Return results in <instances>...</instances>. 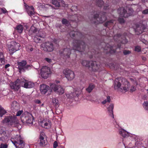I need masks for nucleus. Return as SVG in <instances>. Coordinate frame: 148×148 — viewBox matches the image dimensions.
I'll return each mask as SVG.
<instances>
[{
  "label": "nucleus",
  "mask_w": 148,
  "mask_h": 148,
  "mask_svg": "<svg viewBox=\"0 0 148 148\" xmlns=\"http://www.w3.org/2000/svg\"><path fill=\"white\" fill-rule=\"evenodd\" d=\"M71 48H66L60 50L59 52L60 55L67 58H69L71 53V50L77 51L79 52H84L85 50L86 44L83 41L79 40H73Z\"/></svg>",
  "instance_id": "f257e3e1"
},
{
  "label": "nucleus",
  "mask_w": 148,
  "mask_h": 148,
  "mask_svg": "<svg viewBox=\"0 0 148 148\" xmlns=\"http://www.w3.org/2000/svg\"><path fill=\"white\" fill-rule=\"evenodd\" d=\"M21 85L26 88H31L34 87V84L32 82H29L24 79H18L15 82L11 84L10 86L12 89L18 90L20 88Z\"/></svg>",
  "instance_id": "f03ea898"
},
{
  "label": "nucleus",
  "mask_w": 148,
  "mask_h": 148,
  "mask_svg": "<svg viewBox=\"0 0 148 148\" xmlns=\"http://www.w3.org/2000/svg\"><path fill=\"white\" fill-rule=\"evenodd\" d=\"M92 22L95 24L102 23L107 19L106 16V13L101 12L93 13Z\"/></svg>",
  "instance_id": "7ed1b4c3"
},
{
  "label": "nucleus",
  "mask_w": 148,
  "mask_h": 148,
  "mask_svg": "<svg viewBox=\"0 0 148 148\" xmlns=\"http://www.w3.org/2000/svg\"><path fill=\"white\" fill-rule=\"evenodd\" d=\"M120 82H123V84L124 85V86H122L123 90L125 91L128 90L130 86V84L126 79L122 77L117 78L115 79L114 85V89H117L120 88L121 85Z\"/></svg>",
  "instance_id": "20e7f679"
},
{
  "label": "nucleus",
  "mask_w": 148,
  "mask_h": 148,
  "mask_svg": "<svg viewBox=\"0 0 148 148\" xmlns=\"http://www.w3.org/2000/svg\"><path fill=\"white\" fill-rule=\"evenodd\" d=\"M10 140L16 148H23L25 146V142L21 135L17 136L16 137L11 138Z\"/></svg>",
  "instance_id": "39448f33"
},
{
  "label": "nucleus",
  "mask_w": 148,
  "mask_h": 148,
  "mask_svg": "<svg viewBox=\"0 0 148 148\" xmlns=\"http://www.w3.org/2000/svg\"><path fill=\"white\" fill-rule=\"evenodd\" d=\"M3 123H7L12 127H16L18 123L16 117L12 116H5L2 120Z\"/></svg>",
  "instance_id": "423d86ee"
},
{
  "label": "nucleus",
  "mask_w": 148,
  "mask_h": 148,
  "mask_svg": "<svg viewBox=\"0 0 148 148\" xmlns=\"http://www.w3.org/2000/svg\"><path fill=\"white\" fill-rule=\"evenodd\" d=\"M17 64L19 71L20 73L25 72L26 70L31 69V65L27 64V62L26 60H22L21 62H18Z\"/></svg>",
  "instance_id": "0eeeda50"
},
{
  "label": "nucleus",
  "mask_w": 148,
  "mask_h": 148,
  "mask_svg": "<svg viewBox=\"0 0 148 148\" xmlns=\"http://www.w3.org/2000/svg\"><path fill=\"white\" fill-rule=\"evenodd\" d=\"M21 119L23 123L32 124L34 117L32 114L28 113H25L22 114L21 116Z\"/></svg>",
  "instance_id": "6e6552de"
},
{
  "label": "nucleus",
  "mask_w": 148,
  "mask_h": 148,
  "mask_svg": "<svg viewBox=\"0 0 148 148\" xmlns=\"http://www.w3.org/2000/svg\"><path fill=\"white\" fill-rule=\"evenodd\" d=\"M118 12L121 16L127 18L129 16H131L133 14V8H129L128 11H127L124 8H121L118 9Z\"/></svg>",
  "instance_id": "1a4fd4ad"
},
{
  "label": "nucleus",
  "mask_w": 148,
  "mask_h": 148,
  "mask_svg": "<svg viewBox=\"0 0 148 148\" xmlns=\"http://www.w3.org/2000/svg\"><path fill=\"white\" fill-rule=\"evenodd\" d=\"M20 44L15 41H12L9 48V51L10 55H13L14 52L19 50Z\"/></svg>",
  "instance_id": "9d476101"
},
{
  "label": "nucleus",
  "mask_w": 148,
  "mask_h": 148,
  "mask_svg": "<svg viewBox=\"0 0 148 148\" xmlns=\"http://www.w3.org/2000/svg\"><path fill=\"white\" fill-rule=\"evenodd\" d=\"M51 72L50 68L45 66L42 67L41 70L40 74L42 78L46 79L49 77V74H51Z\"/></svg>",
  "instance_id": "9b49d317"
},
{
  "label": "nucleus",
  "mask_w": 148,
  "mask_h": 148,
  "mask_svg": "<svg viewBox=\"0 0 148 148\" xmlns=\"http://www.w3.org/2000/svg\"><path fill=\"white\" fill-rule=\"evenodd\" d=\"M50 87L52 89L58 94H62L64 93V90L63 87L60 85H57L56 84H51Z\"/></svg>",
  "instance_id": "f8f14e48"
},
{
  "label": "nucleus",
  "mask_w": 148,
  "mask_h": 148,
  "mask_svg": "<svg viewBox=\"0 0 148 148\" xmlns=\"http://www.w3.org/2000/svg\"><path fill=\"white\" fill-rule=\"evenodd\" d=\"M63 73L65 75V77L68 80H72L75 78V73L74 72L71 70L66 69L63 71Z\"/></svg>",
  "instance_id": "ddd939ff"
},
{
  "label": "nucleus",
  "mask_w": 148,
  "mask_h": 148,
  "mask_svg": "<svg viewBox=\"0 0 148 148\" xmlns=\"http://www.w3.org/2000/svg\"><path fill=\"white\" fill-rule=\"evenodd\" d=\"M47 136L44 132H41L39 138V144L41 146H45L47 143Z\"/></svg>",
  "instance_id": "4468645a"
},
{
  "label": "nucleus",
  "mask_w": 148,
  "mask_h": 148,
  "mask_svg": "<svg viewBox=\"0 0 148 148\" xmlns=\"http://www.w3.org/2000/svg\"><path fill=\"white\" fill-rule=\"evenodd\" d=\"M42 46L44 51L51 52L53 51L54 49L53 45L51 42H46L43 44Z\"/></svg>",
  "instance_id": "2eb2a0df"
},
{
  "label": "nucleus",
  "mask_w": 148,
  "mask_h": 148,
  "mask_svg": "<svg viewBox=\"0 0 148 148\" xmlns=\"http://www.w3.org/2000/svg\"><path fill=\"white\" fill-rule=\"evenodd\" d=\"M145 27L144 25L142 24H137L136 25V28L135 29L136 34L137 35H139L142 34L143 32Z\"/></svg>",
  "instance_id": "dca6fc26"
},
{
  "label": "nucleus",
  "mask_w": 148,
  "mask_h": 148,
  "mask_svg": "<svg viewBox=\"0 0 148 148\" xmlns=\"http://www.w3.org/2000/svg\"><path fill=\"white\" fill-rule=\"evenodd\" d=\"M90 67H91L93 71H100V66L96 62L90 61Z\"/></svg>",
  "instance_id": "f3484780"
},
{
  "label": "nucleus",
  "mask_w": 148,
  "mask_h": 148,
  "mask_svg": "<svg viewBox=\"0 0 148 148\" xmlns=\"http://www.w3.org/2000/svg\"><path fill=\"white\" fill-rule=\"evenodd\" d=\"M40 90L42 94H45L48 90H50V87L45 84H42L40 85Z\"/></svg>",
  "instance_id": "a211bd4d"
},
{
  "label": "nucleus",
  "mask_w": 148,
  "mask_h": 148,
  "mask_svg": "<svg viewBox=\"0 0 148 148\" xmlns=\"http://www.w3.org/2000/svg\"><path fill=\"white\" fill-rule=\"evenodd\" d=\"M70 35L72 37H78L80 39L83 38L84 36L83 34L79 32L71 31L70 33Z\"/></svg>",
  "instance_id": "6ab92c4d"
},
{
  "label": "nucleus",
  "mask_w": 148,
  "mask_h": 148,
  "mask_svg": "<svg viewBox=\"0 0 148 148\" xmlns=\"http://www.w3.org/2000/svg\"><path fill=\"white\" fill-rule=\"evenodd\" d=\"M11 109L13 111H16L19 109V105L16 101H13L11 104Z\"/></svg>",
  "instance_id": "aec40b11"
},
{
  "label": "nucleus",
  "mask_w": 148,
  "mask_h": 148,
  "mask_svg": "<svg viewBox=\"0 0 148 148\" xmlns=\"http://www.w3.org/2000/svg\"><path fill=\"white\" fill-rule=\"evenodd\" d=\"M8 138V136L5 131L0 132V140L4 141L7 140Z\"/></svg>",
  "instance_id": "412c9836"
},
{
  "label": "nucleus",
  "mask_w": 148,
  "mask_h": 148,
  "mask_svg": "<svg viewBox=\"0 0 148 148\" xmlns=\"http://www.w3.org/2000/svg\"><path fill=\"white\" fill-rule=\"evenodd\" d=\"M102 49L103 51L104 52H105L107 54L110 53L112 54V53H115L116 52V49H113L112 47H110V48H108V49H106V47L103 48Z\"/></svg>",
  "instance_id": "4be33fe9"
},
{
  "label": "nucleus",
  "mask_w": 148,
  "mask_h": 148,
  "mask_svg": "<svg viewBox=\"0 0 148 148\" xmlns=\"http://www.w3.org/2000/svg\"><path fill=\"white\" fill-rule=\"evenodd\" d=\"M114 108V105L113 104H110L108 108V111L109 113V114L112 116L113 118H114L113 114V109Z\"/></svg>",
  "instance_id": "5701e85b"
},
{
  "label": "nucleus",
  "mask_w": 148,
  "mask_h": 148,
  "mask_svg": "<svg viewBox=\"0 0 148 148\" xmlns=\"http://www.w3.org/2000/svg\"><path fill=\"white\" fill-rule=\"evenodd\" d=\"M91 53V54L90 55V58H92L93 56L99 57L100 54H101L100 52L98 51L95 50V49H93Z\"/></svg>",
  "instance_id": "b1692460"
},
{
  "label": "nucleus",
  "mask_w": 148,
  "mask_h": 148,
  "mask_svg": "<svg viewBox=\"0 0 148 148\" xmlns=\"http://www.w3.org/2000/svg\"><path fill=\"white\" fill-rule=\"evenodd\" d=\"M23 30V26L21 24L18 25L15 28V30L20 34L22 33Z\"/></svg>",
  "instance_id": "393cba45"
},
{
  "label": "nucleus",
  "mask_w": 148,
  "mask_h": 148,
  "mask_svg": "<svg viewBox=\"0 0 148 148\" xmlns=\"http://www.w3.org/2000/svg\"><path fill=\"white\" fill-rule=\"evenodd\" d=\"M119 134L123 137L124 138L128 136L129 135L128 132L123 129H121L120 130Z\"/></svg>",
  "instance_id": "a878e982"
},
{
  "label": "nucleus",
  "mask_w": 148,
  "mask_h": 148,
  "mask_svg": "<svg viewBox=\"0 0 148 148\" xmlns=\"http://www.w3.org/2000/svg\"><path fill=\"white\" fill-rule=\"evenodd\" d=\"M95 87V85L93 83H90L89 84L88 87L86 88V90L89 93H90Z\"/></svg>",
  "instance_id": "bb28decb"
},
{
  "label": "nucleus",
  "mask_w": 148,
  "mask_h": 148,
  "mask_svg": "<svg viewBox=\"0 0 148 148\" xmlns=\"http://www.w3.org/2000/svg\"><path fill=\"white\" fill-rule=\"evenodd\" d=\"M42 127L46 129H49L51 127V123L50 121H48L47 122L43 124V123L42 124Z\"/></svg>",
  "instance_id": "cd10ccee"
},
{
  "label": "nucleus",
  "mask_w": 148,
  "mask_h": 148,
  "mask_svg": "<svg viewBox=\"0 0 148 148\" xmlns=\"http://www.w3.org/2000/svg\"><path fill=\"white\" fill-rule=\"evenodd\" d=\"M5 58L3 52L0 51V65L4 64Z\"/></svg>",
  "instance_id": "c85d7f7f"
},
{
  "label": "nucleus",
  "mask_w": 148,
  "mask_h": 148,
  "mask_svg": "<svg viewBox=\"0 0 148 148\" xmlns=\"http://www.w3.org/2000/svg\"><path fill=\"white\" fill-rule=\"evenodd\" d=\"M114 22V20H110L106 21L104 24L103 25L105 27H110V26H112V25H113Z\"/></svg>",
  "instance_id": "c756f323"
},
{
  "label": "nucleus",
  "mask_w": 148,
  "mask_h": 148,
  "mask_svg": "<svg viewBox=\"0 0 148 148\" xmlns=\"http://www.w3.org/2000/svg\"><path fill=\"white\" fill-rule=\"evenodd\" d=\"M52 103L53 105L56 108H58L59 106V100L56 98H53L52 100Z\"/></svg>",
  "instance_id": "7c9ffc66"
},
{
  "label": "nucleus",
  "mask_w": 148,
  "mask_h": 148,
  "mask_svg": "<svg viewBox=\"0 0 148 148\" xmlns=\"http://www.w3.org/2000/svg\"><path fill=\"white\" fill-rule=\"evenodd\" d=\"M84 66H85L86 67H90V61H88L86 60H83L81 63Z\"/></svg>",
  "instance_id": "2f4dec72"
},
{
  "label": "nucleus",
  "mask_w": 148,
  "mask_h": 148,
  "mask_svg": "<svg viewBox=\"0 0 148 148\" xmlns=\"http://www.w3.org/2000/svg\"><path fill=\"white\" fill-rule=\"evenodd\" d=\"M60 1L59 0H52V3L56 7H59L60 6Z\"/></svg>",
  "instance_id": "473e14b6"
},
{
  "label": "nucleus",
  "mask_w": 148,
  "mask_h": 148,
  "mask_svg": "<svg viewBox=\"0 0 148 148\" xmlns=\"http://www.w3.org/2000/svg\"><path fill=\"white\" fill-rule=\"evenodd\" d=\"M7 113L6 110H5L3 107L0 105V117H2L3 115Z\"/></svg>",
  "instance_id": "72a5a7b5"
},
{
  "label": "nucleus",
  "mask_w": 148,
  "mask_h": 148,
  "mask_svg": "<svg viewBox=\"0 0 148 148\" xmlns=\"http://www.w3.org/2000/svg\"><path fill=\"white\" fill-rule=\"evenodd\" d=\"M96 5L99 7H102L104 5V2L102 0H98L96 1Z\"/></svg>",
  "instance_id": "f704fd0d"
},
{
  "label": "nucleus",
  "mask_w": 148,
  "mask_h": 148,
  "mask_svg": "<svg viewBox=\"0 0 148 148\" xmlns=\"http://www.w3.org/2000/svg\"><path fill=\"white\" fill-rule=\"evenodd\" d=\"M62 24L66 25V26H68L70 24L69 21L66 18H62Z\"/></svg>",
  "instance_id": "c9c22d12"
},
{
  "label": "nucleus",
  "mask_w": 148,
  "mask_h": 148,
  "mask_svg": "<svg viewBox=\"0 0 148 148\" xmlns=\"http://www.w3.org/2000/svg\"><path fill=\"white\" fill-rule=\"evenodd\" d=\"M31 9L33 10H27V12L28 14L30 16L33 15H34V8L33 6L31 7Z\"/></svg>",
  "instance_id": "e433bc0d"
},
{
  "label": "nucleus",
  "mask_w": 148,
  "mask_h": 148,
  "mask_svg": "<svg viewBox=\"0 0 148 148\" xmlns=\"http://www.w3.org/2000/svg\"><path fill=\"white\" fill-rule=\"evenodd\" d=\"M111 98L110 96H108L107 97V99H105V100H103V101H102V103L103 104H105L106 103L110 102V101Z\"/></svg>",
  "instance_id": "4c0bfd02"
},
{
  "label": "nucleus",
  "mask_w": 148,
  "mask_h": 148,
  "mask_svg": "<svg viewBox=\"0 0 148 148\" xmlns=\"http://www.w3.org/2000/svg\"><path fill=\"white\" fill-rule=\"evenodd\" d=\"M143 106L146 110L148 111V101H144L143 103Z\"/></svg>",
  "instance_id": "58836bf2"
},
{
  "label": "nucleus",
  "mask_w": 148,
  "mask_h": 148,
  "mask_svg": "<svg viewBox=\"0 0 148 148\" xmlns=\"http://www.w3.org/2000/svg\"><path fill=\"white\" fill-rule=\"evenodd\" d=\"M118 21L120 24L124 23L125 22V21L124 18H119L118 19Z\"/></svg>",
  "instance_id": "ea45409f"
},
{
  "label": "nucleus",
  "mask_w": 148,
  "mask_h": 148,
  "mask_svg": "<svg viewBox=\"0 0 148 148\" xmlns=\"http://www.w3.org/2000/svg\"><path fill=\"white\" fill-rule=\"evenodd\" d=\"M27 50L28 52H32L33 51V48L31 45H29L27 47Z\"/></svg>",
  "instance_id": "a19ab883"
},
{
  "label": "nucleus",
  "mask_w": 148,
  "mask_h": 148,
  "mask_svg": "<svg viewBox=\"0 0 148 148\" xmlns=\"http://www.w3.org/2000/svg\"><path fill=\"white\" fill-rule=\"evenodd\" d=\"M8 145L7 143H1L0 145V148H8Z\"/></svg>",
  "instance_id": "79ce46f5"
},
{
  "label": "nucleus",
  "mask_w": 148,
  "mask_h": 148,
  "mask_svg": "<svg viewBox=\"0 0 148 148\" xmlns=\"http://www.w3.org/2000/svg\"><path fill=\"white\" fill-rule=\"evenodd\" d=\"M40 37L41 38L42 36H40V37H35L34 38V40L35 42H36L37 43H38V42H40L41 40V39L40 38Z\"/></svg>",
  "instance_id": "37998d69"
},
{
  "label": "nucleus",
  "mask_w": 148,
  "mask_h": 148,
  "mask_svg": "<svg viewBox=\"0 0 148 148\" xmlns=\"http://www.w3.org/2000/svg\"><path fill=\"white\" fill-rule=\"evenodd\" d=\"M135 51L136 52H139L141 51V48L139 46H136L135 48Z\"/></svg>",
  "instance_id": "c03bdc74"
},
{
  "label": "nucleus",
  "mask_w": 148,
  "mask_h": 148,
  "mask_svg": "<svg viewBox=\"0 0 148 148\" xmlns=\"http://www.w3.org/2000/svg\"><path fill=\"white\" fill-rule=\"evenodd\" d=\"M124 55H128V54L131 53V51H130L127 50H124L123 52Z\"/></svg>",
  "instance_id": "a18cd8bd"
},
{
  "label": "nucleus",
  "mask_w": 148,
  "mask_h": 148,
  "mask_svg": "<svg viewBox=\"0 0 148 148\" xmlns=\"http://www.w3.org/2000/svg\"><path fill=\"white\" fill-rule=\"evenodd\" d=\"M30 30L33 32V33H35L37 31V29L34 27L32 26L31 27Z\"/></svg>",
  "instance_id": "49530a36"
},
{
  "label": "nucleus",
  "mask_w": 148,
  "mask_h": 148,
  "mask_svg": "<svg viewBox=\"0 0 148 148\" xmlns=\"http://www.w3.org/2000/svg\"><path fill=\"white\" fill-rule=\"evenodd\" d=\"M0 10H1L3 14H5L6 13H8V11L6 10V9L5 8H0Z\"/></svg>",
  "instance_id": "de8ad7c7"
},
{
  "label": "nucleus",
  "mask_w": 148,
  "mask_h": 148,
  "mask_svg": "<svg viewBox=\"0 0 148 148\" xmlns=\"http://www.w3.org/2000/svg\"><path fill=\"white\" fill-rule=\"evenodd\" d=\"M23 112V110H19V111H17L16 115L17 116H19L21 115Z\"/></svg>",
  "instance_id": "09e8293b"
},
{
  "label": "nucleus",
  "mask_w": 148,
  "mask_h": 148,
  "mask_svg": "<svg viewBox=\"0 0 148 148\" xmlns=\"http://www.w3.org/2000/svg\"><path fill=\"white\" fill-rule=\"evenodd\" d=\"M77 20L78 21H82L83 20V16H77Z\"/></svg>",
  "instance_id": "8fccbe9b"
},
{
  "label": "nucleus",
  "mask_w": 148,
  "mask_h": 148,
  "mask_svg": "<svg viewBox=\"0 0 148 148\" xmlns=\"http://www.w3.org/2000/svg\"><path fill=\"white\" fill-rule=\"evenodd\" d=\"M142 13L144 14H148V9H146L142 11Z\"/></svg>",
  "instance_id": "3c124183"
},
{
  "label": "nucleus",
  "mask_w": 148,
  "mask_h": 148,
  "mask_svg": "<svg viewBox=\"0 0 148 148\" xmlns=\"http://www.w3.org/2000/svg\"><path fill=\"white\" fill-rule=\"evenodd\" d=\"M71 9L72 10L77 11V6L76 5H73L71 7Z\"/></svg>",
  "instance_id": "603ef678"
},
{
  "label": "nucleus",
  "mask_w": 148,
  "mask_h": 148,
  "mask_svg": "<svg viewBox=\"0 0 148 148\" xmlns=\"http://www.w3.org/2000/svg\"><path fill=\"white\" fill-rule=\"evenodd\" d=\"M110 8V5H104L103 7V9L104 10H107Z\"/></svg>",
  "instance_id": "864d4df0"
},
{
  "label": "nucleus",
  "mask_w": 148,
  "mask_h": 148,
  "mask_svg": "<svg viewBox=\"0 0 148 148\" xmlns=\"http://www.w3.org/2000/svg\"><path fill=\"white\" fill-rule=\"evenodd\" d=\"M58 146V143L57 141L54 142L53 144V148H56Z\"/></svg>",
  "instance_id": "5fc2aeb1"
},
{
  "label": "nucleus",
  "mask_w": 148,
  "mask_h": 148,
  "mask_svg": "<svg viewBox=\"0 0 148 148\" xmlns=\"http://www.w3.org/2000/svg\"><path fill=\"white\" fill-rule=\"evenodd\" d=\"M10 66V65L9 64H7L5 66V69H6L7 71H9V69H8V67Z\"/></svg>",
  "instance_id": "6e6d98bb"
},
{
  "label": "nucleus",
  "mask_w": 148,
  "mask_h": 148,
  "mask_svg": "<svg viewBox=\"0 0 148 148\" xmlns=\"http://www.w3.org/2000/svg\"><path fill=\"white\" fill-rule=\"evenodd\" d=\"M136 89V88L134 86H132L131 87L130 90L131 91L133 92L134 91V90H135Z\"/></svg>",
  "instance_id": "4d7b16f0"
},
{
  "label": "nucleus",
  "mask_w": 148,
  "mask_h": 148,
  "mask_svg": "<svg viewBox=\"0 0 148 148\" xmlns=\"http://www.w3.org/2000/svg\"><path fill=\"white\" fill-rule=\"evenodd\" d=\"M45 60L47 62H48V63H51L52 62L51 60L49 58H45Z\"/></svg>",
  "instance_id": "13d9d810"
},
{
  "label": "nucleus",
  "mask_w": 148,
  "mask_h": 148,
  "mask_svg": "<svg viewBox=\"0 0 148 148\" xmlns=\"http://www.w3.org/2000/svg\"><path fill=\"white\" fill-rule=\"evenodd\" d=\"M114 125H115V127H119V124L117 123V122H116V121H115L114 122Z\"/></svg>",
  "instance_id": "bf43d9fd"
},
{
  "label": "nucleus",
  "mask_w": 148,
  "mask_h": 148,
  "mask_svg": "<svg viewBox=\"0 0 148 148\" xmlns=\"http://www.w3.org/2000/svg\"><path fill=\"white\" fill-rule=\"evenodd\" d=\"M35 102L36 103H38V104H40V103H41V101H40V100H38V99L35 100Z\"/></svg>",
  "instance_id": "052dcab7"
},
{
  "label": "nucleus",
  "mask_w": 148,
  "mask_h": 148,
  "mask_svg": "<svg viewBox=\"0 0 148 148\" xmlns=\"http://www.w3.org/2000/svg\"><path fill=\"white\" fill-rule=\"evenodd\" d=\"M142 59L143 60H144V61H145V60H146V58H145V57H143L142 58Z\"/></svg>",
  "instance_id": "680f3d73"
},
{
  "label": "nucleus",
  "mask_w": 148,
  "mask_h": 148,
  "mask_svg": "<svg viewBox=\"0 0 148 148\" xmlns=\"http://www.w3.org/2000/svg\"><path fill=\"white\" fill-rule=\"evenodd\" d=\"M117 47H118V48H120V47H121V45H120L119 44H118L117 45Z\"/></svg>",
  "instance_id": "e2e57ef3"
},
{
  "label": "nucleus",
  "mask_w": 148,
  "mask_h": 148,
  "mask_svg": "<svg viewBox=\"0 0 148 148\" xmlns=\"http://www.w3.org/2000/svg\"><path fill=\"white\" fill-rule=\"evenodd\" d=\"M121 34H117V36H118V37H120L121 36Z\"/></svg>",
  "instance_id": "0e129e2a"
},
{
  "label": "nucleus",
  "mask_w": 148,
  "mask_h": 148,
  "mask_svg": "<svg viewBox=\"0 0 148 148\" xmlns=\"http://www.w3.org/2000/svg\"><path fill=\"white\" fill-rule=\"evenodd\" d=\"M44 105V103H43L40 106H43V105Z\"/></svg>",
  "instance_id": "69168bd1"
},
{
  "label": "nucleus",
  "mask_w": 148,
  "mask_h": 148,
  "mask_svg": "<svg viewBox=\"0 0 148 148\" xmlns=\"http://www.w3.org/2000/svg\"><path fill=\"white\" fill-rule=\"evenodd\" d=\"M56 83H59V82H60V81H56Z\"/></svg>",
  "instance_id": "338daca9"
},
{
  "label": "nucleus",
  "mask_w": 148,
  "mask_h": 148,
  "mask_svg": "<svg viewBox=\"0 0 148 148\" xmlns=\"http://www.w3.org/2000/svg\"><path fill=\"white\" fill-rule=\"evenodd\" d=\"M90 52H88V55H89V53H90Z\"/></svg>",
  "instance_id": "774afa93"
}]
</instances>
